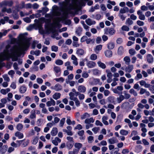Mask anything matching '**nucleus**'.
<instances>
[{"label": "nucleus", "mask_w": 154, "mask_h": 154, "mask_svg": "<svg viewBox=\"0 0 154 154\" xmlns=\"http://www.w3.org/2000/svg\"><path fill=\"white\" fill-rule=\"evenodd\" d=\"M104 32V33L106 35H112L115 33L116 31L114 28H111L105 29Z\"/></svg>", "instance_id": "f257e3e1"}, {"label": "nucleus", "mask_w": 154, "mask_h": 154, "mask_svg": "<svg viewBox=\"0 0 154 154\" xmlns=\"http://www.w3.org/2000/svg\"><path fill=\"white\" fill-rule=\"evenodd\" d=\"M52 8L54 10L52 13L53 16H58L61 15V12L57 11L58 9V8L57 6L54 5L52 7Z\"/></svg>", "instance_id": "f03ea898"}, {"label": "nucleus", "mask_w": 154, "mask_h": 154, "mask_svg": "<svg viewBox=\"0 0 154 154\" xmlns=\"http://www.w3.org/2000/svg\"><path fill=\"white\" fill-rule=\"evenodd\" d=\"M78 90L81 93H85L86 90V88L83 85H79L78 87Z\"/></svg>", "instance_id": "7ed1b4c3"}, {"label": "nucleus", "mask_w": 154, "mask_h": 154, "mask_svg": "<svg viewBox=\"0 0 154 154\" xmlns=\"http://www.w3.org/2000/svg\"><path fill=\"white\" fill-rule=\"evenodd\" d=\"M134 66L132 64H128V66L126 67L125 69L126 72L130 73L131 72L133 69Z\"/></svg>", "instance_id": "20e7f679"}, {"label": "nucleus", "mask_w": 154, "mask_h": 154, "mask_svg": "<svg viewBox=\"0 0 154 154\" xmlns=\"http://www.w3.org/2000/svg\"><path fill=\"white\" fill-rule=\"evenodd\" d=\"M85 53V51L82 49L78 48L76 50V54L78 56L83 55Z\"/></svg>", "instance_id": "39448f33"}, {"label": "nucleus", "mask_w": 154, "mask_h": 154, "mask_svg": "<svg viewBox=\"0 0 154 154\" xmlns=\"http://www.w3.org/2000/svg\"><path fill=\"white\" fill-rule=\"evenodd\" d=\"M86 23L89 26L94 25L96 23V22L90 18H88L85 21Z\"/></svg>", "instance_id": "423d86ee"}, {"label": "nucleus", "mask_w": 154, "mask_h": 154, "mask_svg": "<svg viewBox=\"0 0 154 154\" xmlns=\"http://www.w3.org/2000/svg\"><path fill=\"white\" fill-rule=\"evenodd\" d=\"M146 59L149 63H152L153 61V58L151 54H148L146 56Z\"/></svg>", "instance_id": "0eeeda50"}, {"label": "nucleus", "mask_w": 154, "mask_h": 154, "mask_svg": "<svg viewBox=\"0 0 154 154\" xmlns=\"http://www.w3.org/2000/svg\"><path fill=\"white\" fill-rule=\"evenodd\" d=\"M46 105L48 107H49L51 105L54 106L55 105V101L52 98L50 99V100L48 101L46 103Z\"/></svg>", "instance_id": "6e6552de"}, {"label": "nucleus", "mask_w": 154, "mask_h": 154, "mask_svg": "<svg viewBox=\"0 0 154 154\" xmlns=\"http://www.w3.org/2000/svg\"><path fill=\"white\" fill-rule=\"evenodd\" d=\"M53 69L56 74H59V75H60L61 73V69L60 67L54 66Z\"/></svg>", "instance_id": "1a4fd4ad"}, {"label": "nucleus", "mask_w": 154, "mask_h": 154, "mask_svg": "<svg viewBox=\"0 0 154 154\" xmlns=\"http://www.w3.org/2000/svg\"><path fill=\"white\" fill-rule=\"evenodd\" d=\"M8 149V146L7 145H4L0 149V153L1 154H4L7 151Z\"/></svg>", "instance_id": "9d476101"}, {"label": "nucleus", "mask_w": 154, "mask_h": 154, "mask_svg": "<svg viewBox=\"0 0 154 154\" xmlns=\"http://www.w3.org/2000/svg\"><path fill=\"white\" fill-rule=\"evenodd\" d=\"M71 59L72 60V63L75 66H77L78 65V63L77 61V58L74 55H72Z\"/></svg>", "instance_id": "9b49d317"}, {"label": "nucleus", "mask_w": 154, "mask_h": 154, "mask_svg": "<svg viewBox=\"0 0 154 154\" xmlns=\"http://www.w3.org/2000/svg\"><path fill=\"white\" fill-rule=\"evenodd\" d=\"M96 65V63L92 61H89L88 62L87 64V66L89 68H93Z\"/></svg>", "instance_id": "f8f14e48"}, {"label": "nucleus", "mask_w": 154, "mask_h": 154, "mask_svg": "<svg viewBox=\"0 0 154 154\" xmlns=\"http://www.w3.org/2000/svg\"><path fill=\"white\" fill-rule=\"evenodd\" d=\"M94 119L93 117L90 118H87L85 121V123L87 124H90L91 123H93L94 122Z\"/></svg>", "instance_id": "ddd939ff"}, {"label": "nucleus", "mask_w": 154, "mask_h": 154, "mask_svg": "<svg viewBox=\"0 0 154 154\" xmlns=\"http://www.w3.org/2000/svg\"><path fill=\"white\" fill-rule=\"evenodd\" d=\"M1 11L2 12H6L8 14L11 13L12 12V9L11 8L7 9L6 7L3 8L2 9Z\"/></svg>", "instance_id": "4468645a"}, {"label": "nucleus", "mask_w": 154, "mask_h": 154, "mask_svg": "<svg viewBox=\"0 0 154 154\" xmlns=\"http://www.w3.org/2000/svg\"><path fill=\"white\" fill-rule=\"evenodd\" d=\"M105 56L108 57H111L112 54V52L110 50H106L105 51Z\"/></svg>", "instance_id": "2eb2a0df"}, {"label": "nucleus", "mask_w": 154, "mask_h": 154, "mask_svg": "<svg viewBox=\"0 0 154 154\" xmlns=\"http://www.w3.org/2000/svg\"><path fill=\"white\" fill-rule=\"evenodd\" d=\"M26 87L24 85L21 86L20 88L19 91L21 94L25 93L26 91Z\"/></svg>", "instance_id": "dca6fc26"}, {"label": "nucleus", "mask_w": 154, "mask_h": 154, "mask_svg": "<svg viewBox=\"0 0 154 154\" xmlns=\"http://www.w3.org/2000/svg\"><path fill=\"white\" fill-rule=\"evenodd\" d=\"M108 118L107 116H104L102 117V122L103 123L106 125H109V123L107 121V120H108Z\"/></svg>", "instance_id": "f3484780"}, {"label": "nucleus", "mask_w": 154, "mask_h": 154, "mask_svg": "<svg viewBox=\"0 0 154 154\" xmlns=\"http://www.w3.org/2000/svg\"><path fill=\"white\" fill-rule=\"evenodd\" d=\"M62 88V86L60 85L57 84L55 85L53 89L56 91H59Z\"/></svg>", "instance_id": "a211bd4d"}, {"label": "nucleus", "mask_w": 154, "mask_h": 154, "mask_svg": "<svg viewBox=\"0 0 154 154\" xmlns=\"http://www.w3.org/2000/svg\"><path fill=\"white\" fill-rule=\"evenodd\" d=\"M92 72L93 74L94 75H98L101 74V71L96 69H93Z\"/></svg>", "instance_id": "6ab92c4d"}, {"label": "nucleus", "mask_w": 154, "mask_h": 154, "mask_svg": "<svg viewBox=\"0 0 154 154\" xmlns=\"http://www.w3.org/2000/svg\"><path fill=\"white\" fill-rule=\"evenodd\" d=\"M102 46L101 45H97L94 49V51L96 53H98L99 51L101 50Z\"/></svg>", "instance_id": "aec40b11"}, {"label": "nucleus", "mask_w": 154, "mask_h": 154, "mask_svg": "<svg viewBox=\"0 0 154 154\" xmlns=\"http://www.w3.org/2000/svg\"><path fill=\"white\" fill-rule=\"evenodd\" d=\"M58 132L57 129L56 128H54L51 132V134L53 136H55Z\"/></svg>", "instance_id": "412c9836"}, {"label": "nucleus", "mask_w": 154, "mask_h": 154, "mask_svg": "<svg viewBox=\"0 0 154 154\" xmlns=\"http://www.w3.org/2000/svg\"><path fill=\"white\" fill-rule=\"evenodd\" d=\"M124 52V48L122 46H120L118 50V54L119 55H122Z\"/></svg>", "instance_id": "4be33fe9"}, {"label": "nucleus", "mask_w": 154, "mask_h": 154, "mask_svg": "<svg viewBox=\"0 0 154 154\" xmlns=\"http://www.w3.org/2000/svg\"><path fill=\"white\" fill-rule=\"evenodd\" d=\"M97 63L98 66L103 69H105L106 67L105 64L101 62V61H98Z\"/></svg>", "instance_id": "5701e85b"}, {"label": "nucleus", "mask_w": 154, "mask_h": 154, "mask_svg": "<svg viewBox=\"0 0 154 154\" xmlns=\"http://www.w3.org/2000/svg\"><path fill=\"white\" fill-rule=\"evenodd\" d=\"M108 141L110 144H113L117 142L116 139L115 137H112L108 140Z\"/></svg>", "instance_id": "b1692460"}, {"label": "nucleus", "mask_w": 154, "mask_h": 154, "mask_svg": "<svg viewBox=\"0 0 154 154\" xmlns=\"http://www.w3.org/2000/svg\"><path fill=\"white\" fill-rule=\"evenodd\" d=\"M74 144V142H67L66 143V146L69 149L72 148Z\"/></svg>", "instance_id": "393cba45"}, {"label": "nucleus", "mask_w": 154, "mask_h": 154, "mask_svg": "<svg viewBox=\"0 0 154 154\" xmlns=\"http://www.w3.org/2000/svg\"><path fill=\"white\" fill-rule=\"evenodd\" d=\"M82 144L80 143H75L74 144L75 147L76 148V149L78 150V152L79 151L80 148L82 147Z\"/></svg>", "instance_id": "a878e982"}, {"label": "nucleus", "mask_w": 154, "mask_h": 154, "mask_svg": "<svg viewBox=\"0 0 154 154\" xmlns=\"http://www.w3.org/2000/svg\"><path fill=\"white\" fill-rule=\"evenodd\" d=\"M115 47V44L112 42H109L107 45V48L109 49H112Z\"/></svg>", "instance_id": "bb28decb"}, {"label": "nucleus", "mask_w": 154, "mask_h": 154, "mask_svg": "<svg viewBox=\"0 0 154 154\" xmlns=\"http://www.w3.org/2000/svg\"><path fill=\"white\" fill-rule=\"evenodd\" d=\"M124 60L126 64L128 65L131 61L130 57L128 56H126L124 58Z\"/></svg>", "instance_id": "cd10ccee"}, {"label": "nucleus", "mask_w": 154, "mask_h": 154, "mask_svg": "<svg viewBox=\"0 0 154 154\" xmlns=\"http://www.w3.org/2000/svg\"><path fill=\"white\" fill-rule=\"evenodd\" d=\"M90 116V115L88 113H85L81 115V118L82 120L86 118L89 117Z\"/></svg>", "instance_id": "c85d7f7f"}, {"label": "nucleus", "mask_w": 154, "mask_h": 154, "mask_svg": "<svg viewBox=\"0 0 154 154\" xmlns=\"http://www.w3.org/2000/svg\"><path fill=\"white\" fill-rule=\"evenodd\" d=\"M82 27H79L77 29L76 31V33L78 36H80L82 32Z\"/></svg>", "instance_id": "c756f323"}, {"label": "nucleus", "mask_w": 154, "mask_h": 154, "mask_svg": "<svg viewBox=\"0 0 154 154\" xmlns=\"http://www.w3.org/2000/svg\"><path fill=\"white\" fill-rule=\"evenodd\" d=\"M15 136L16 137H18L19 138V139H21L23 137V134L20 132H17L15 134Z\"/></svg>", "instance_id": "7c9ffc66"}, {"label": "nucleus", "mask_w": 154, "mask_h": 154, "mask_svg": "<svg viewBox=\"0 0 154 154\" xmlns=\"http://www.w3.org/2000/svg\"><path fill=\"white\" fill-rule=\"evenodd\" d=\"M60 93H56L53 95V97L54 99L57 100L60 98Z\"/></svg>", "instance_id": "2f4dec72"}, {"label": "nucleus", "mask_w": 154, "mask_h": 154, "mask_svg": "<svg viewBox=\"0 0 154 154\" xmlns=\"http://www.w3.org/2000/svg\"><path fill=\"white\" fill-rule=\"evenodd\" d=\"M65 118H62L60 120L59 123V126L61 127H63L65 121Z\"/></svg>", "instance_id": "473e14b6"}, {"label": "nucleus", "mask_w": 154, "mask_h": 154, "mask_svg": "<svg viewBox=\"0 0 154 154\" xmlns=\"http://www.w3.org/2000/svg\"><path fill=\"white\" fill-rule=\"evenodd\" d=\"M70 96L69 98L71 100H74L75 98H77L76 97H75V94L72 92H70L69 94Z\"/></svg>", "instance_id": "72a5a7b5"}, {"label": "nucleus", "mask_w": 154, "mask_h": 154, "mask_svg": "<svg viewBox=\"0 0 154 154\" xmlns=\"http://www.w3.org/2000/svg\"><path fill=\"white\" fill-rule=\"evenodd\" d=\"M2 32H0V38H1L3 36H5L8 32L7 30H2Z\"/></svg>", "instance_id": "f704fd0d"}, {"label": "nucleus", "mask_w": 154, "mask_h": 154, "mask_svg": "<svg viewBox=\"0 0 154 154\" xmlns=\"http://www.w3.org/2000/svg\"><path fill=\"white\" fill-rule=\"evenodd\" d=\"M30 118L32 119L35 118L36 115L35 114V110H32L31 112V114L30 115Z\"/></svg>", "instance_id": "c9c22d12"}, {"label": "nucleus", "mask_w": 154, "mask_h": 154, "mask_svg": "<svg viewBox=\"0 0 154 154\" xmlns=\"http://www.w3.org/2000/svg\"><path fill=\"white\" fill-rule=\"evenodd\" d=\"M79 152L78 149H74L72 151H69L68 152L69 154H78Z\"/></svg>", "instance_id": "e433bc0d"}, {"label": "nucleus", "mask_w": 154, "mask_h": 154, "mask_svg": "<svg viewBox=\"0 0 154 154\" xmlns=\"http://www.w3.org/2000/svg\"><path fill=\"white\" fill-rule=\"evenodd\" d=\"M120 133L122 135H126L128 134V131H127L122 129L120 131Z\"/></svg>", "instance_id": "4c0bfd02"}, {"label": "nucleus", "mask_w": 154, "mask_h": 154, "mask_svg": "<svg viewBox=\"0 0 154 154\" xmlns=\"http://www.w3.org/2000/svg\"><path fill=\"white\" fill-rule=\"evenodd\" d=\"M55 63L57 65H61L63 64V62L61 60L58 59L55 61Z\"/></svg>", "instance_id": "58836bf2"}, {"label": "nucleus", "mask_w": 154, "mask_h": 154, "mask_svg": "<svg viewBox=\"0 0 154 154\" xmlns=\"http://www.w3.org/2000/svg\"><path fill=\"white\" fill-rule=\"evenodd\" d=\"M129 93L131 94H133L134 96H136L137 95V94L133 89H131L129 91Z\"/></svg>", "instance_id": "ea45409f"}, {"label": "nucleus", "mask_w": 154, "mask_h": 154, "mask_svg": "<svg viewBox=\"0 0 154 154\" xmlns=\"http://www.w3.org/2000/svg\"><path fill=\"white\" fill-rule=\"evenodd\" d=\"M6 6H8V7H11L13 5V3L12 1H9L7 0H5Z\"/></svg>", "instance_id": "a19ab883"}, {"label": "nucleus", "mask_w": 154, "mask_h": 154, "mask_svg": "<svg viewBox=\"0 0 154 154\" xmlns=\"http://www.w3.org/2000/svg\"><path fill=\"white\" fill-rule=\"evenodd\" d=\"M125 98L122 95H121L119 97L117 98V99L118 103H120L121 101L123 100Z\"/></svg>", "instance_id": "79ce46f5"}, {"label": "nucleus", "mask_w": 154, "mask_h": 154, "mask_svg": "<svg viewBox=\"0 0 154 154\" xmlns=\"http://www.w3.org/2000/svg\"><path fill=\"white\" fill-rule=\"evenodd\" d=\"M54 80H55L57 82L62 83L64 81V79L63 77H60L59 78H55Z\"/></svg>", "instance_id": "37998d69"}, {"label": "nucleus", "mask_w": 154, "mask_h": 154, "mask_svg": "<svg viewBox=\"0 0 154 154\" xmlns=\"http://www.w3.org/2000/svg\"><path fill=\"white\" fill-rule=\"evenodd\" d=\"M30 71L33 72L38 71V68L36 66H34L30 68Z\"/></svg>", "instance_id": "c03bdc74"}, {"label": "nucleus", "mask_w": 154, "mask_h": 154, "mask_svg": "<svg viewBox=\"0 0 154 154\" xmlns=\"http://www.w3.org/2000/svg\"><path fill=\"white\" fill-rule=\"evenodd\" d=\"M118 16L122 21L125 20L126 17V16L122 14H119Z\"/></svg>", "instance_id": "a18cd8bd"}, {"label": "nucleus", "mask_w": 154, "mask_h": 154, "mask_svg": "<svg viewBox=\"0 0 154 154\" xmlns=\"http://www.w3.org/2000/svg\"><path fill=\"white\" fill-rule=\"evenodd\" d=\"M16 128L18 131H20L22 129L23 125L19 123L17 125Z\"/></svg>", "instance_id": "49530a36"}, {"label": "nucleus", "mask_w": 154, "mask_h": 154, "mask_svg": "<svg viewBox=\"0 0 154 154\" xmlns=\"http://www.w3.org/2000/svg\"><path fill=\"white\" fill-rule=\"evenodd\" d=\"M51 50L52 51L56 52L58 51V47L57 46L53 45L51 47Z\"/></svg>", "instance_id": "de8ad7c7"}, {"label": "nucleus", "mask_w": 154, "mask_h": 154, "mask_svg": "<svg viewBox=\"0 0 154 154\" xmlns=\"http://www.w3.org/2000/svg\"><path fill=\"white\" fill-rule=\"evenodd\" d=\"M129 53L131 56L134 55L136 53V52L134 49H131L129 51Z\"/></svg>", "instance_id": "09e8293b"}, {"label": "nucleus", "mask_w": 154, "mask_h": 154, "mask_svg": "<svg viewBox=\"0 0 154 154\" xmlns=\"http://www.w3.org/2000/svg\"><path fill=\"white\" fill-rule=\"evenodd\" d=\"M108 99L109 101L110 102L113 103L114 102L115 98L114 97L112 96H109Z\"/></svg>", "instance_id": "8fccbe9b"}, {"label": "nucleus", "mask_w": 154, "mask_h": 154, "mask_svg": "<svg viewBox=\"0 0 154 154\" xmlns=\"http://www.w3.org/2000/svg\"><path fill=\"white\" fill-rule=\"evenodd\" d=\"M82 76L84 78H86L89 76V74L87 72H83L82 74Z\"/></svg>", "instance_id": "3c124183"}, {"label": "nucleus", "mask_w": 154, "mask_h": 154, "mask_svg": "<svg viewBox=\"0 0 154 154\" xmlns=\"http://www.w3.org/2000/svg\"><path fill=\"white\" fill-rule=\"evenodd\" d=\"M92 149L93 150L94 152H95L97 151V150H99L100 149V148L97 147L96 146H94L92 147Z\"/></svg>", "instance_id": "603ef678"}, {"label": "nucleus", "mask_w": 154, "mask_h": 154, "mask_svg": "<svg viewBox=\"0 0 154 154\" xmlns=\"http://www.w3.org/2000/svg\"><path fill=\"white\" fill-rule=\"evenodd\" d=\"M97 58V55L94 54H92L90 56V59L92 60H95Z\"/></svg>", "instance_id": "864d4df0"}, {"label": "nucleus", "mask_w": 154, "mask_h": 154, "mask_svg": "<svg viewBox=\"0 0 154 154\" xmlns=\"http://www.w3.org/2000/svg\"><path fill=\"white\" fill-rule=\"evenodd\" d=\"M32 7L33 9H37L39 7V5L37 3H34L32 5Z\"/></svg>", "instance_id": "5fc2aeb1"}, {"label": "nucleus", "mask_w": 154, "mask_h": 154, "mask_svg": "<svg viewBox=\"0 0 154 154\" xmlns=\"http://www.w3.org/2000/svg\"><path fill=\"white\" fill-rule=\"evenodd\" d=\"M122 29L123 31H128L129 30V28L127 26L125 25L123 26L121 28Z\"/></svg>", "instance_id": "6e6d98bb"}, {"label": "nucleus", "mask_w": 154, "mask_h": 154, "mask_svg": "<svg viewBox=\"0 0 154 154\" xmlns=\"http://www.w3.org/2000/svg\"><path fill=\"white\" fill-rule=\"evenodd\" d=\"M38 138L37 137H35L32 140V143L33 144L35 145L38 142Z\"/></svg>", "instance_id": "4d7b16f0"}, {"label": "nucleus", "mask_w": 154, "mask_h": 154, "mask_svg": "<svg viewBox=\"0 0 154 154\" xmlns=\"http://www.w3.org/2000/svg\"><path fill=\"white\" fill-rule=\"evenodd\" d=\"M133 21L130 18H128L126 21V23L129 25H131L133 23Z\"/></svg>", "instance_id": "13d9d810"}, {"label": "nucleus", "mask_w": 154, "mask_h": 154, "mask_svg": "<svg viewBox=\"0 0 154 154\" xmlns=\"http://www.w3.org/2000/svg\"><path fill=\"white\" fill-rule=\"evenodd\" d=\"M23 20L26 23H30L31 22V20L29 17H26L23 18Z\"/></svg>", "instance_id": "bf43d9fd"}, {"label": "nucleus", "mask_w": 154, "mask_h": 154, "mask_svg": "<svg viewBox=\"0 0 154 154\" xmlns=\"http://www.w3.org/2000/svg\"><path fill=\"white\" fill-rule=\"evenodd\" d=\"M142 77V75L140 73H139L137 75V76L135 77V79L138 80V79H141Z\"/></svg>", "instance_id": "052dcab7"}, {"label": "nucleus", "mask_w": 154, "mask_h": 154, "mask_svg": "<svg viewBox=\"0 0 154 154\" xmlns=\"http://www.w3.org/2000/svg\"><path fill=\"white\" fill-rule=\"evenodd\" d=\"M29 143V141L28 140H26V141L23 142V143H22V147H24L27 146L28 145Z\"/></svg>", "instance_id": "680f3d73"}, {"label": "nucleus", "mask_w": 154, "mask_h": 154, "mask_svg": "<svg viewBox=\"0 0 154 154\" xmlns=\"http://www.w3.org/2000/svg\"><path fill=\"white\" fill-rule=\"evenodd\" d=\"M32 4L31 3L26 4L25 5V8L26 9L31 8H32Z\"/></svg>", "instance_id": "e2e57ef3"}, {"label": "nucleus", "mask_w": 154, "mask_h": 154, "mask_svg": "<svg viewBox=\"0 0 154 154\" xmlns=\"http://www.w3.org/2000/svg\"><path fill=\"white\" fill-rule=\"evenodd\" d=\"M100 128L98 127H95L92 129V131L95 134H96L99 130Z\"/></svg>", "instance_id": "0e129e2a"}, {"label": "nucleus", "mask_w": 154, "mask_h": 154, "mask_svg": "<svg viewBox=\"0 0 154 154\" xmlns=\"http://www.w3.org/2000/svg\"><path fill=\"white\" fill-rule=\"evenodd\" d=\"M73 100L75 101V105L77 106H79L80 103L77 98H75V100Z\"/></svg>", "instance_id": "69168bd1"}, {"label": "nucleus", "mask_w": 154, "mask_h": 154, "mask_svg": "<svg viewBox=\"0 0 154 154\" xmlns=\"http://www.w3.org/2000/svg\"><path fill=\"white\" fill-rule=\"evenodd\" d=\"M137 24L139 26H143L144 25V23L140 20H138L137 21Z\"/></svg>", "instance_id": "338daca9"}, {"label": "nucleus", "mask_w": 154, "mask_h": 154, "mask_svg": "<svg viewBox=\"0 0 154 154\" xmlns=\"http://www.w3.org/2000/svg\"><path fill=\"white\" fill-rule=\"evenodd\" d=\"M149 90L153 94H154V85H151Z\"/></svg>", "instance_id": "774afa93"}]
</instances>
